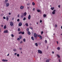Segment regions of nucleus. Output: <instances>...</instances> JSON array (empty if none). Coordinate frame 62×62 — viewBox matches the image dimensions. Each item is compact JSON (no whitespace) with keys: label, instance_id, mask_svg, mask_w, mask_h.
<instances>
[{"label":"nucleus","instance_id":"nucleus-6","mask_svg":"<svg viewBox=\"0 0 62 62\" xmlns=\"http://www.w3.org/2000/svg\"><path fill=\"white\" fill-rule=\"evenodd\" d=\"M2 61L3 62H8V60L5 59H2Z\"/></svg>","mask_w":62,"mask_h":62},{"label":"nucleus","instance_id":"nucleus-44","mask_svg":"<svg viewBox=\"0 0 62 62\" xmlns=\"http://www.w3.org/2000/svg\"><path fill=\"white\" fill-rule=\"evenodd\" d=\"M57 25L55 24V27H57Z\"/></svg>","mask_w":62,"mask_h":62},{"label":"nucleus","instance_id":"nucleus-63","mask_svg":"<svg viewBox=\"0 0 62 62\" xmlns=\"http://www.w3.org/2000/svg\"><path fill=\"white\" fill-rule=\"evenodd\" d=\"M21 54H22V52H21Z\"/></svg>","mask_w":62,"mask_h":62},{"label":"nucleus","instance_id":"nucleus-5","mask_svg":"<svg viewBox=\"0 0 62 62\" xmlns=\"http://www.w3.org/2000/svg\"><path fill=\"white\" fill-rule=\"evenodd\" d=\"M19 26H21L22 25V22H20L18 24Z\"/></svg>","mask_w":62,"mask_h":62},{"label":"nucleus","instance_id":"nucleus-49","mask_svg":"<svg viewBox=\"0 0 62 62\" xmlns=\"http://www.w3.org/2000/svg\"><path fill=\"white\" fill-rule=\"evenodd\" d=\"M56 42H57V44H58V41H57Z\"/></svg>","mask_w":62,"mask_h":62},{"label":"nucleus","instance_id":"nucleus-42","mask_svg":"<svg viewBox=\"0 0 62 62\" xmlns=\"http://www.w3.org/2000/svg\"><path fill=\"white\" fill-rule=\"evenodd\" d=\"M22 48H19V50H22Z\"/></svg>","mask_w":62,"mask_h":62},{"label":"nucleus","instance_id":"nucleus-54","mask_svg":"<svg viewBox=\"0 0 62 62\" xmlns=\"http://www.w3.org/2000/svg\"><path fill=\"white\" fill-rule=\"evenodd\" d=\"M9 54H8V55H7V56H9Z\"/></svg>","mask_w":62,"mask_h":62},{"label":"nucleus","instance_id":"nucleus-38","mask_svg":"<svg viewBox=\"0 0 62 62\" xmlns=\"http://www.w3.org/2000/svg\"><path fill=\"white\" fill-rule=\"evenodd\" d=\"M20 38H17V40H20Z\"/></svg>","mask_w":62,"mask_h":62},{"label":"nucleus","instance_id":"nucleus-39","mask_svg":"<svg viewBox=\"0 0 62 62\" xmlns=\"http://www.w3.org/2000/svg\"><path fill=\"white\" fill-rule=\"evenodd\" d=\"M17 22H19V21H20V19H18L17 20Z\"/></svg>","mask_w":62,"mask_h":62},{"label":"nucleus","instance_id":"nucleus-1","mask_svg":"<svg viewBox=\"0 0 62 62\" xmlns=\"http://www.w3.org/2000/svg\"><path fill=\"white\" fill-rule=\"evenodd\" d=\"M38 53H39L40 54H42V51L39 50H38Z\"/></svg>","mask_w":62,"mask_h":62},{"label":"nucleus","instance_id":"nucleus-52","mask_svg":"<svg viewBox=\"0 0 62 62\" xmlns=\"http://www.w3.org/2000/svg\"><path fill=\"white\" fill-rule=\"evenodd\" d=\"M19 16H20L19 15H18L17 16V17H19Z\"/></svg>","mask_w":62,"mask_h":62},{"label":"nucleus","instance_id":"nucleus-10","mask_svg":"<svg viewBox=\"0 0 62 62\" xmlns=\"http://www.w3.org/2000/svg\"><path fill=\"white\" fill-rule=\"evenodd\" d=\"M6 7H8L9 6V4L8 3H7L6 4Z\"/></svg>","mask_w":62,"mask_h":62},{"label":"nucleus","instance_id":"nucleus-23","mask_svg":"<svg viewBox=\"0 0 62 62\" xmlns=\"http://www.w3.org/2000/svg\"><path fill=\"white\" fill-rule=\"evenodd\" d=\"M35 45H36V46H38V43H35Z\"/></svg>","mask_w":62,"mask_h":62},{"label":"nucleus","instance_id":"nucleus-43","mask_svg":"<svg viewBox=\"0 0 62 62\" xmlns=\"http://www.w3.org/2000/svg\"><path fill=\"white\" fill-rule=\"evenodd\" d=\"M23 41H21L20 42V44H22V43H23Z\"/></svg>","mask_w":62,"mask_h":62},{"label":"nucleus","instance_id":"nucleus-57","mask_svg":"<svg viewBox=\"0 0 62 62\" xmlns=\"http://www.w3.org/2000/svg\"><path fill=\"white\" fill-rule=\"evenodd\" d=\"M14 20V17H13L12 18V20Z\"/></svg>","mask_w":62,"mask_h":62},{"label":"nucleus","instance_id":"nucleus-4","mask_svg":"<svg viewBox=\"0 0 62 62\" xmlns=\"http://www.w3.org/2000/svg\"><path fill=\"white\" fill-rule=\"evenodd\" d=\"M38 37H39V38H40V39H42V36H41V35H38Z\"/></svg>","mask_w":62,"mask_h":62},{"label":"nucleus","instance_id":"nucleus-51","mask_svg":"<svg viewBox=\"0 0 62 62\" xmlns=\"http://www.w3.org/2000/svg\"><path fill=\"white\" fill-rule=\"evenodd\" d=\"M58 7L59 8H60V5H59L58 6Z\"/></svg>","mask_w":62,"mask_h":62},{"label":"nucleus","instance_id":"nucleus-8","mask_svg":"<svg viewBox=\"0 0 62 62\" xmlns=\"http://www.w3.org/2000/svg\"><path fill=\"white\" fill-rule=\"evenodd\" d=\"M56 11V10L54 9L52 12V14H55V11Z\"/></svg>","mask_w":62,"mask_h":62},{"label":"nucleus","instance_id":"nucleus-29","mask_svg":"<svg viewBox=\"0 0 62 62\" xmlns=\"http://www.w3.org/2000/svg\"><path fill=\"white\" fill-rule=\"evenodd\" d=\"M23 41L24 42H25V39L24 38L23 39Z\"/></svg>","mask_w":62,"mask_h":62},{"label":"nucleus","instance_id":"nucleus-11","mask_svg":"<svg viewBox=\"0 0 62 62\" xmlns=\"http://www.w3.org/2000/svg\"><path fill=\"white\" fill-rule=\"evenodd\" d=\"M24 8V7L23 6H21L20 7V9H23Z\"/></svg>","mask_w":62,"mask_h":62},{"label":"nucleus","instance_id":"nucleus-45","mask_svg":"<svg viewBox=\"0 0 62 62\" xmlns=\"http://www.w3.org/2000/svg\"><path fill=\"white\" fill-rule=\"evenodd\" d=\"M40 23H42V20H40Z\"/></svg>","mask_w":62,"mask_h":62},{"label":"nucleus","instance_id":"nucleus-50","mask_svg":"<svg viewBox=\"0 0 62 62\" xmlns=\"http://www.w3.org/2000/svg\"><path fill=\"white\" fill-rule=\"evenodd\" d=\"M17 54V53H15V54H14L15 55H16Z\"/></svg>","mask_w":62,"mask_h":62},{"label":"nucleus","instance_id":"nucleus-61","mask_svg":"<svg viewBox=\"0 0 62 62\" xmlns=\"http://www.w3.org/2000/svg\"><path fill=\"white\" fill-rule=\"evenodd\" d=\"M37 24H38V22H37Z\"/></svg>","mask_w":62,"mask_h":62},{"label":"nucleus","instance_id":"nucleus-19","mask_svg":"<svg viewBox=\"0 0 62 62\" xmlns=\"http://www.w3.org/2000/svg\"><path fill=\"white\" fill-rule=\"evenodd\" d=\"M51 9L52 10H53L54 9V7H51Z\"/></svg>","mask_w":62,"mask_h":62},{"label":"nucleus","instance_id":"nucleus-25","mask_svg":"<svg viewBox=\"0 0 62 62\" xmlns=\"http://www.w3.org/2000/svg\"><path fill=\"white\" fill-rule=\"evenodd\" d=\"M60 47H58L57 48V49L58 50H60Z\"/></svg>","mask_w":62,"mask_h":62},{"label":"nucleus","instance_id":"nucleus-14","mask_svg":"<svg viewBox=\"0 0 62 62\" xmlns=\"http://www.w3.org/2000/svg\"><path fill=\"white\" fill-rule=\"evenodd\" d=\"M37 11L38 12H41V10L40 9H37Z\"/></svg>","mask_w":62,"mask_h":62},{"label":"nucleus","instance_id":"nucleus-64","mask_svg":"<svg viewBox=\"0 0 62 62\" xmlns=\"http://www.w3.org/2000/svg\"><path fill=\"white\" fill-rule=\"evenodd\" d=\"M53 35H54L55 34H53Z\"/></svg>","mask_w":62,"mask_h":62},{"label":"nucleus","instance_id":"nucleus-12","mask_svg":"<svg viewBox=\"0 0 62 62\" xmlns=\"http://www.w3.org/2000/svg\"><path fill=\"white\" fill-rule=\"evenodd\" d=\"M31 18V16H30V15H29L28 16V19H29V20Z\"/></svg>","mask_w":62,"mask_h":62},{"label":"nucleus","instance_id":"nucleus-31","mask_svg":"<svg viewBox=\"0 0 62 62\" xmlns=\"http://www.w3.org/2000/svg\"><path fill=\"white\" fill-rule=\"evenodd\" d=\"M45 42L46 43H47V41L46 40H45Z\"/></svg>","mask_w":62,"mask_h":62},{"label":"nucleus","instance_id":"nucleus-33","mask_svg":"<svg viewBox=\"0 0 62 62\" xmlns=\"http://www.w3.org/2000/svg\"><path fill=\"white\" fill-rule=\"evenodd\" d=\"M25 19H26V18H25V17H24L23 19V21H25Z\"/></svg>","mask_w":62,"mask_h":62},{"label":"nucleus","instance_id":"nucleus-17","mask_svg":"<svg viewBox=\"0 0 62 62\" xmlns=\"http://www.w3.org/2000/svg\"><path fill=\"white\" fill-rule=\"evenodd\" d=\"M28 6H30V3L29 2L26 4Z\"/></svg>","mask_w":62,"mask_h":62},{"label":"nucleus","instance_id":"nucleus-22","mask_svg":"<svg viewBox=\"0 0 62 62\" xmlns=\"http://www.w3.org/2000/svg\"><path fill=\"white\" fill-rule=\"evenodd\" d=\"M25 25L27 26H28V23H26L25 24Z\"/></svg>","mask_w":62,"mask_h":62},{"label":"nucleus","instance_id":"nucleus-16","mask_svg":"<svg viewBox=\"0 0 62 62\" xmlns=\"http://www.w3.org/2000/svg\"><path fill=\"white\" fill-rule=\"evenodd\" d=\"M49 59H47L46 60V62H49Z\"/></svg>","mask_w":62,"mask_h":62},{"label":"nucleus","instance_id":"nucleus-24","mask_svg":"<svg viewBox=\"0 0 62 62\" xmlns=\"http://www.w3.org/2000/svg\"><path fill=\"white\" fill-rule=\"evenodd\" d=\"M43 17H46V15L45 14H44L43 15Z\"/></svg>","mask_w":62,"mask_h":62},{"label":"nucleus","instance_id":"nucleus-34","mask_svg":"<svg viewBox=\"0 0 62 62\" xmlns=\"http://www.w3.org/2000/svg\"><path fill=\"white\" fill-rule=\"evenodd\" d=\"M21 31V30H20V28H19L18 29V31Z\"/></svg>","mask_w":62,"mask_h":62},{"label":"nucleus","instance_id":"nucleus-56","mask_svg":"<svg viewBox=\"0 0 62 62\" xmlns=\"http://www.w3.org/2000/svg\"><path fill=\"white\" fill-rule=\"evenodd\" d=\"M31 29H33V28H32V27H31Z\"/></svg>","mask_w":62,"mask_h":62},{"label":"nucleus","instance_id":"nucleus-9","mask_svg":"<svg viewBox=\"0 0 62 62\" xmlns=\"http://www.w3.org/2000/svg\"><path fill=\"white\" fill-rule=\"evenodd\" d=\"M4 33H8V30L4 31Z\"/></svg>","mask_w":62,"mask_h":62},{"label":"nucleus","instance_id":"nucleus-58","mask_svg":"<svg viewBox=\"0 0 62 62\" xmlns=\"http://www.w3.org/2000/svg\"><path fill=\"white\" fill-rule=\"evenodd\" d=\"M9 15H10V14H11V13H9Z\"/></svg>","mask_w":62,"mask_h":62},{"label":"nucleus","instance_id":"nucleus-47","mask_svg":"<svg viewBox=\"0 0 62 62\" xmlns=\"http://www.w3.org/2000/svg\"><path fill=\"white\" fill-rule=\"evenodd\" d=\"M29 7H27V9H29Z\"/></svg>","mask_w":62,"mask_h":62},{"label":"nucleus","instance_id":"nucleus-2","mask_svg":"<svg viewBox=\"0 0 62 62\" xmlns=\"http://www.w3.org/2000/svg\"><path fill=\"white\" fill-rule=\"evenodd\" d=\"M19 34H22V35H24V32H23L22 31H21L20 32H19Z\"/></svg>","mask_w":62,"mask_h":62},{"label":"nucleus","instance_id":"nucleus-40","mask_svg":"<svg viewBox=\"0 0 62 62\" xmlns=\"http://www.w3.org/2000/svg\"><path fill=\"white\" fill-rule=\"evenodd\" d=\"M16 51V49H13V51Z\"/></svg>","mask_w":62,"mask_h":62},{"label":"nucleus","instance_id":"nucleus-30","mask_svg":"<svg viewBox=\"0 0 62 62\" xmlns=\"http://www.w3.org/2000/svg\"><path fill=\"white\" fill-rule=\"evenodd\" d=\"M57 56L58 57V58H60V56H59V55L57 54Z\"/></svg>","mask_w":62,"mask_h":62},{"label":"nucleus","instance_id":"nucleus-35","mask_svg":"<svg viewBox=\"0 0 62 62\" xmlns=\"http://www.w3.org/2000/svg\"><path fill=\"white\" fill-rule=\"evenodd\" d=\"M11 36L12 37H14V35L13 34H12Z\"/></svg>","mask_w":62,"mask_h":62},{"label":"nucleus","instance_id":"nucleus-21","mask_svg":"<svg viewBox=\"0 0 62 62\" xmlns=\"http://www.w3.org/2000/svg\"><path fill=\"white\" fill-rule=\"evenodd\" d=\"M31 39H32L33 40H34V37H31Z\"/></svg>","mask_w":62,"mask_h":62},{"label":"nucleus","instance_id":"nucleus-18","mask_svg":"<svg viewBox=\"0 0 62 62\" xmlns=\"http://www.w3.org/2000/svg\"><path fill=\"white\" fill-rule=\"evenodd\" d=\"M27 34L28 35H30L31 34V33H30V32L29 31H28L27 32Z\"/></svg>","mask_w":62,"mask_h":62},{"label":"nucleus","instance_id":"nucleus-36","mask_svg":"<svg viewBox=\"0 0 62 62\" xmlns=\"http://www.w3.org/2000/svg\"><path fill=\"white\" fill-rule=\"evenodd\" d=\"M29 31V29L28 28H27V31Z\"/></svg>","mask_w":62,"mask_h":62},{"label":"nucleus","instance_id":"nucleus-53","mask_svg":"<svg viewBox=\"0 0 62 62\" xmlns=\"http://www.w3.org/2000/svg\"><path fill=\"white\" fill-rule=\"evenodd\" d=\"M35 8H33V11H35Z\"/></svg>","mask_w":62,"mask_h":62},{"label":"nucleus","instance_id":"nucleus-48","mask_svg":"<svg viewBox=\"0 0 62 62\" xmlns=\"http://www.w3.org/2000/svg\"><path fill=\"white\" fill-rule=\"evenodd\" d=\"M52 54H54V51H52Z\"/></svg>","mask_w":62,"mask_h":62},{"label":"nucleus","instance_id":"nucleus-15","mask_svg":"<svg viewBox=\"0 0 62 62\" xmlns=\"http://www.w3.org/2000/svg\"><path fill=\"white\" fill-rule=\"evenodd\" d=\"M6 19L7 20V21H8V16H6Z\"/></svg>","mask_w":62,"mask_h":62},{"label":"nucleus","instance_id":"nucleus-28","mask_svg":"<svg viewBox=\"0 0 62 62\" xmlns=\"http://www.w3.org/2000/svg\"><path fill=\"white\" fill-rule=\"evenodd\" d=\"M19 38L20 39H22V36H19Z\"/></svg>","mask_w":62,"mask_h":62},{"label":"nucleus","instance_id":"nucleus-46","mask_svg":"<svg viewBox=\"0 0 62 62\" xmlns=\"http://www.w3.org/2000/svg\"><path fill=\"white\" fill-rule=\"evenodd\" d=\"M3 18L4 19H6V17H3Z\"/></svg>","mask_w":62,"mask_h":62},{"label":"nucleus","instance_id":"nucleus-41","mask_svg":"<svg viewBox=\"0 0 62 62\" xmlns=\"http://www.w3.org/2000/svg\"><path fill=\"white\" fill-rule=\"evenodd\" d=\"M43 31H42L41 32V34L42 35V34H43Z\"/></svg>","mask_w":62,"mask_h":62},{"label":"nucleus","instance_id":"nucleus-60","mask_svg":"<svg viewBox=\"0 0 62 62\" xmlns=\"http://www.w3.org/2000/svg\"><path fill=\"white\" fill-rule=\"evenodd\" d=\"M61 29H62V26H61Z\"/></svg>","mask_w":62,"mask_h":62},{"label":"nucleus","instance_id":"nucleus-3","mask_svg":"<svg viewBox=\"0 0 62 62\" xmlns=\"http://www.w3.org/2000/svg\"><path fill=\"white\" fill-rule=\"evenodd\" d=\"M10 25L11 26H12L13 25V23L12 22H10Z\"/></svg>","mask_w":62,"mask_h":62},{"label":"nucleus","instance_id":"nucleus-20","mask_svg":"<svg viewBox=\"0 0 62 62\" xmlns=\"http://www.w3.org/2000/svg\"><path fill=\"white\" fill-rule=\"evenodd\" d=\"M7 28V26H6V25H5L4 26V29H6Z\"/></svg>","mask_w":62,"mask_h":62},{"label":"nucleus","instance_id":"nucleus-27","mask_svg":"<svg viewBox=\"0 0 62 62\" xmlns=\"http://www.w3.org/2000/svg\"><path fill=\"white\" fill-rule=\"evenodd\" d=\"M32 4L33 5V6H34L35 5V3L34 2H33L32 3Z\"/></svg>","mask_w":62,"mask_h":62},{"label":"nucleus","instance_id":"nucleus-32","mask_svg":"<svg viewBox=\"0 0 62 62\" xmlns=\"http://www.w3.org/2000/svg\"><path fill=\"white\" fill-rule=\"evenodd\" d=\"M17 56L18 57H19V56H20V54H17Z\"/></svg>","mask_w":62,"mask_h":62},{"label":"nucleus","instance_id":"nucleus-59","mask_svg":"<svg viewBox=\"0 0 62 62\" xmlns=\"http://www.w3.org/2000/svg\"><path fill=\"white\" fill-rule=\"evenodd\" d=\"M1 26V27H3V25H2Z\"/></svg>","mask_w":62,"mask_h":62},{"label":"nucleus","instance_id":"nucleus-55","mask_svg":"<svg viewBox=\"0 0 62 62\" xmlns=\"http://www.w3.org/2000/svg\"><path fill=\"white\" fill-rule=\"evenodd\" d=\"M59 62H61V61H60V59H59Z\"/></svg>","mask_w":62,"mask_h":62},{"label":"nucleus","instance_id":"nucleus-37","mask_svg":"<svg viewBox=\"0 0 62 62\" xmlns=\"http://www.w3.org/2000/svg\"><path fill=\"white\" fill-rule=\"evenodd\" d=\"M21 18H23V15H22L21 16Z\"/></svg>","mask_w":62,"mask_h":62},{"label":"nucleus","instance_id":"nucleus-13","mask_svg":"<svg viewBox=\"0 0 62 62\" xmlns=\"http://www.w3.org/2000/svg\"><path fill=\"white\" fill-rule=\"evenodd\" d=\"M26 14H27V13H26V12H25L23 14V15L24 16H25L26 15Z\"/></svg>","mask_w":62,"mask_h":62},{"label":"nucleus","instance_id":"nucleus-7","mask_svg":"<svg viewBox=\"0 0 62 62\" xmlns=\"http://www.w3.org/2000/svg\"><path fill=\"white\" fill-rule=\"evenodd\" d=\"M34 36L35 38H37V35L36 33H34Z\"/></svg>","mask_w":62,"mask_h":62},{"label":"nucleus","instance_id":"nucleus-26","mask_svg":"<svg viewBox=\"0 0 62 62\" xmlns=\"http://www.w3.org/2000/svg\"><path fill=\"white\" fill-rule=\"evenodd\" d=\"M8 1V0H5V3H7Z\"/></svg>","mask_w":62,"mask_h":62},{"label":"nucleus","instance_id":"nucleus-62","mask_svg":"<svg viewBox=\"0 0 62 62\" xmlns=\"http://www.w3.org/2000/svg\"><path fill=\"white\" fill-rule=\"evenodd\" d=\"M1 29H0V32H1Z\"/></svg>","mask_w":62,"mask_h":62}]
</instances>
